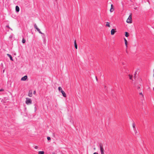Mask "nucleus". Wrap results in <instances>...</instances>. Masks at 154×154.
I'll list each match as a JSON object with an SVG mask.
<instances>
[{"label":"nucleus","instance_id":"f257e3e1","mask_svg":"<svg viewBox=\"0 0 154 154\" xmlns=\"http://www.w3.org/2000/svg\"><path fill=\"white\" fill-rule=\"evenodd\" d=\"M99 146L101 154H104V150L103 145L102 144H100V145Z\"/></svg>","mask_w":154,"mask_h":154},{"label":"nucleus","instance_id":"f03ea898","mask_svg":"<svg viewBox=\"0 0 154 154\" xmlns=\"http://www.w3.org/2000/svg\"><path fill=\"white\" fill-rule=\"evenodd\" d=\"M26 103L27 105H29L32 104V101L31 99L28 98H26Z\"/></svg>","mask_w":154,"mask_h":154},{"label":"nucleus","instance_id":"7ed1b4c3","mask_svg":"<svg viewBox=\"0 0 154 154\" xmlns=\"http://www.w3.org/2000/svg\"><path fill=\"white\" fill-rule=\"evenodd\" d=\"M132 16H131V14L129 16L128 19H127L126 22L128 23H131L132 22Z\"/></svg>","mask_w":154,"mask_h":154},{"label":"nucleus","instance_id":"20e7f679","mask_svg":"<svg viewBox=\"0 0 154 154\" xmlns=\"http://www.w3.org/2000/svg\"><path fill=\"white\" fill-rule=\"evenodd\" d=\"M34 28L37 30V31L39 32V33H40V34H43V35L44 34V33H42L41 31L40 30V29L37 26L35 23L34 24Z\"/></svg>","mask_w":154,"mask_h":154},{"label":"nucleus","instance_id":"39448f33","mask_svg":"<svg viewBox=\"0 0 154 154\" xmlns=\"http://www.w3.org/2000/svg\"><path fill=\"white\" fill-rule=\"evenodd\" d=\"M116 29H112L111 31V35H113L115 34V32H116Z\"/></svg>","mask_w":154,"mask_h":154},{"label":"nucleus","instance_id":"423d86ee","mask_svg":"<svg viewBox=\"0 0 154 154\" xmlns=\"http://www.w3.org/2000/svg\"><path fill=\"white\" fill-rule=\"evenodd\" d=\"M27 79V75H25L21 78V81H26Z\"/></svg>","mask_w":154,"mask_h":154},{"label":"nucleus","instance_id":"0eeeda50","mask_svg":"<svg viewBox=\"0 0 154 154\" xmlns=\"http://www.w3.org/2000/svg\"><path fill=\"white\" fill-rule=\"evenodd\" d=\"M61 92L62 93L63 96V97H66V95L65 92L63 91V90H61Z\"/></svg>","mask_w":154,"mask_h":154},{"label":"nucleus","instance_id":"6e6552de","mask_svg":"<svg viewBox=\"0 0 154 154\" xmlns=\"http://www.w3.org/2000/svg\"><path fill=\"white\" fill-rule=\"evenodd\" d=\"M32 91L31 90L29 91L28 94V96H29V97H32Z\"/></svg>","mask_w":154,"mask_h":154},{"label":"nucleus","instance_id":"1a4fd4ad","mask_svg":"<svg viewBox=\"0 0 154 154\" xmlns=\"http://www.w3.org/2000/svg\"><path fill=\"white\" fill-rule=\"evenodd\" d=\"M111 8L110 9V11L111 12H113L114 11V8H113V5L112 4L111 5Z\"/></svg>","mask_w":154,"mask_h":154},{"label":"nucleus","instance_id":"9d476101","mask_svg":"<svg viewBox=\"0 0 154 154\" xmlns=\"http://www.w3.org/2000/svg\"><path fill=\"white\" fill-rule=\"evenodd\" d=\"M15 8H16V11L17 12H19V11H20V8H19V7H18V6H16Z\"/></svg>","mask_w":154,"mask_h":154},{"label":"nucleus","instance_id":"9b49d317","mask_svg":"<svg viewBox=\"0 0 154 154\" xmlns=\"http://www.w3.org/2000/svg\"><path fill=\"white\" fill-rule=\"evenodd\" d=\"M7 55L10 58V59L11 60H12V61L13 60V58H12V56H11V55H10V54H7Z\"/></svg>","mask_w":154,"mask_h":154},{"label":"nucleus","instance_id":"f8f14e48","mask_svg":"<svg viewBox=\"0 0 154 154\" xmlns=\"http://www.w3.org/2000/svg\"><path fill=\"white\" fill-rule=\"evenodd\" d=\"M74 45L76 49H77V45L76 43V41L75 40L74 41Z\"/></svg>","mask_w":154,"mask_h":154},{"label":"nucleus","instance_id":"ddd939ff","mask_svg":"<svg viewBox=\"0 0 154 154\" xmlns=\"http://www.w3.org/2000/svg\"><path fill=\"white\" fill-rule=\"evenodd\" d=\"M124 40H125V46H126V47L127 48V40L125 38H124Z\"/></svg>","mask_w":154,"mask_h":154},{"label":"nucleus","instance_id":"4468645a","mask_svg":"<svg viewBox=\"0 0 154 154\" xmlns=\"http://www.w3.org/2000/svg\"><path fill=\"white\" fill-rule=\"evenodd\" d=\"M45 152L43 151H40L38 152V154H44Z\"/></svg>","mask_w":154,"mask_h":154},{"label":"nucleus","instance_id":"2eb2a0df","mask_svg":"<svg viewBox=\"0 0 154 154\" xmlns=\"http://www.w3.org/2000/svg\"><path fill=\"white\" fill-rule=\"evenodd\" d=\"M132 127L133 128V129H136L135 128V125L134 123H133L132 124Z\"/></svg>","mask_w":154,"mask_h":154},{"label":"nucleus","instance_id":"dca6fc26","mask_svg":"<svg viewBox=\"0 0 154 154\" xmlns=\"http://www.w3.org/2000/svg\"><path fill=\"white\" fill-rule=\"evenodd\" d=\"M106 26L108 27H110V23L109 22H107L106 23Z\"/></svg>","mask_w":154,"mask_h":154},{"label":"nucleus","instance_id":"f3484780","mask_svg":"<svg viewBox=\"0 0 154 154\" xmlns=\"http://www.w3.org/2000/svg\"><path fill=\"white\" fill-rule=\"evenodd\" d=\"M129 33L127 32H125V36L126 37H128L129 36Z\"/></svg>","mask_w":154,"mask_h":154},{"label":"nucleus","instance_id":"a211bd4d","mask_svg":"<svg viewBox=\"0 0 154 154\" xmlns=\"http://www.w3.org/2000/svg\"><path fill=\"white\" fill-rule=\"evenodd\" d=\"M22 42L23 43H25L26 42V40L24 39V38H23L22 40Z\"/></svg>","mask_w":154,"mask_h":154},{"label":"nucleus","instance_id":"6ab92c4d","mask_svg":"<svg viewBox=\"0 0 154 154\" xmlns=\"http://www.w3.org/2000/svg\"><path fill=\"white\" fill-rule=\"evenodd\" d=\"M58 89L59 91L60 92H61V90H62L61 87H59L58 88Z\"/></svg>","mask_w":154,"mask_h":154},{"label":"nucleus","instance_id":"aec40b11","mask_svg":"<svg viewBox=\"0 0 154 154\" xmlns=\"http://www.w3.org/2000/svg\"><path fill=\"white\" fill-rule=\"evenodd\" d=\"M134 131L135 133V134H136L137 133V130H136V129H134Z\"/></svg>","mask_w":154,"mask_h":154},{"label":"nucleus","instance_id":"412c9836","mask_svg":"<svg viewBox=\"0 0 154 154\" xmlns=\"http://www.w3.org/2000/svg\"><path fill=\"white\" fill-rule=\"evenodd\" d=\"M139 94H140V95H141L142 96V97H143V95L142 94V92L140 93H139Z\"/></svg>","mask_w":154,"mask_h":154},{"label":"nucleus","instance_id":"4be33fe9","mask_svg":"<svg viewBox=\"0 0 154 154\" xmlns=\"http://www.w3.org/2000/svg\"><path fill=\"white\" fill-rule=\"evenodd\" d=\"M47 138V139H48V140H51V138L50 137H48Z\"/></svg>","mask_w":154,"mask_h":154},{"label":"nucleus","instance_id":"5701e85b","mask_svg":"<svg viewBox=\"0 0 154 154\" xmlns=\"http://www.w3.org/2000/svg\"><path fill=\"white\" fill-rule=\"evenodd\" d=\"M34 148L35 149H37L38 148V146H36L34 147Z\"/></svg>","mask_w":154,"mask_h":154},{"label":"nucleus","instance_id":"b1692460","mask_svg":"<svg viewBox=\"0 0 154 154\" xmlns=\"http://www.w3.org/2000/svg\"><path fill=\"white\" fill-rule=\"evenodd\" d=\"M129 77L130 79H131L132 77H131V75H129Z\"/></svg>","mask_w":154,"mask_h":154},{"label":"nucleus","instance_id":"393cba45","mask_svg":"<svg viewBox=\"0 0 154 154\" xmlns=\"http://www.w3.org/2000/svg\"><path fill=\"white\" fill-rule=\"evenodd\" d=\"M4 91V90L3 89H0V91Z\"/></svg>","mask_w":154,"mask_h":154},{"label":"nucleus","instance_id":"a878e982","mask_svg":"<svg viewBox=\"0 0 154 154\" xmlns=\"http://www.w3.org/2000/svg\"><path fill=\"white\" fill-rule=\"evenodd\" d=\"M6 27L8 28H10V27L9 26V25H7Z\"/></svg>","mask_w":154,"mask_h":154},{"label":"nucleus","instance_id":"bb28decb","mask_svg":"<svg viewBox=\"0 0 154 154\" xmlns=\"http://www.w3.org/2000/svg\"><path fill=\"white\" fill-rule=\"evenodd\" d=\"M36 93V92H35V91H34L33 92V94H35Z\"/></svg>","mask_w":154,"mask_h":154},{"label":"nucleus","instance_id":"cd10ccee","mask_svg":"<svg viewBox=\"0 0 154 154\" xmlns=\"http://www.w3.org/2000/svg\"><path fill=\"white\" fill-rule=\"evenodd\" d=\"M93 154H98L97 153L95 152Z\"/></svg>","mask_w":154,"mask_h":154},{"label":"nucleus","instance_id":"c85d7f7f","mask_svg":"<svg viewBox=\"0 0 154 154\" xmlns=\"http://www.w3.org/2000/svg\"><path fill=\"white\" fill-rule=\"evenodd\" d=\"M153 76L154 77V69H153Z\"/></svg>","mask_w":154,"mask_h":154},{"label":"nucleus","instance_id":"c756f323","mask_svg":"<svg viewBox=\"0 0 154 154\" xmlns=\"http://www.w3.org/2000/svg\"><path fill=\"white\" fill-rule=\"evenodd\" d=\"M140 88V87H137V89H139Z\"/></svg>","mask_w":154,"mask_h":154},{"label":"nucleus","instance_id":"7c9ffc66","mask_svg":"<svg viewBox=\"0 0 154 154\" xmlns=\"http://www.w3.org/2000/svg\"><path fill=\"white\" fill-rule=\"evenodd\" d=\"M52 154H55V153L54 152H53Z\"/></svg>","mask_w":154,"mask_h":154},{"label":"nucleus","instance_id":"2f4dec72","mask_svg":"<svg viewBox=\"0 0 154 154\" xmlns=\"http://www.w3.org/2000/svg\"><path fill=\"white\" fill-rule=\"evenodd\" d=\"M96 79L97 81V77H96Z\"/></svg>","mask_w":154,"mask_h":154},{"label":"nucleus","instance_id":"473e14b6","mask_svg":"<svg viewBox=\"0 0 154 154\" xmlns=\"http://www.w3.org/2000/svg\"><path fill=\"white\" fill-rule=\"evenodd\" d=\"M9 29H10L11 30H12V29L11 28H9Z\"/></svg>","mask_w":154,"mask_h":154},{"label":"nucleus","instance_id":"72a5a7b5","mask_svg":"<svg viewBox=\"0 0 154 154\" xmlns=\"http://www.w3.org/2000/svg\"><path fill=\"white\" fill-rule=\"evenodd\" d=\"M153 90H154V88H153Z\"/></svg>","mask_w":154,"mask_h":154}]
</instances>
